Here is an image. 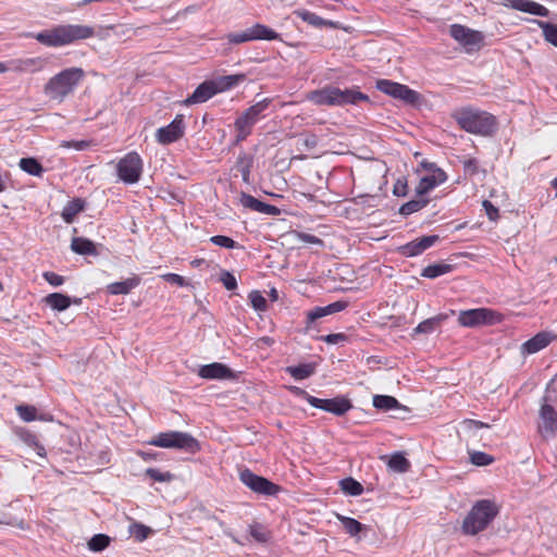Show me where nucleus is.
<instances>
[{
	"label": "nucleus",
	"mask_w": 557,
	"mask_h": 557,
	"mask_svg": "<svg viewBox=\"0 0 557 557\" xmlns=\"http://www.w3.org/2000/svg\"><path fill=\"white\" fill-rule=\"evenodd\" d=\"M94 34L95 32L91 26L66 24L33 34L32 37L44 46L58 48L71 45L77 40L90 38Z\"/></svg>",
	"instance_id": "f257e3e1"
},
{
	"label": "nucleus",
	"mask_w": 557,
	"mask_h": 557,
	"mask_svg": "<svg viewBox=\"0 0 557 557\" xmlns=\"http://www.w3.org/2000/svg\"><path fill=\"white\" fill-rule=\"evenodd\" d=\"M84 78L85 71L82 67L62 70L48 79L44 94L49 100L61 103L75 91Z\"/></svg>",
	"instance_id": "f03ea898"
},
{
	"label": "nucleus",
	"mask_w": 557,
	"mask_h": 557,
	"mask_svg": "<svg viewBox=\"0 0 557 557\" xmlns=\"http://www.w3.org/2000/svg\"><path fill=\"white\" fill-rule=\"evenodd\" d=\"M451 116L467 133L488 136L496 129V119L493 114L475 109L463 107L453 112Z\"/></svg>",
	"instance_id": "7ed1b4c3"
},
{
	"label": "nucleus",
	"mask_w": 557,
	"mask_h": 557,
	"mask_svg": "<svg viewBox=\"0 0 557 557\" xmlns=\"http://www.w3.org/2000/svg\"><path fill=\"white\" fill-rule=\"evenodd\" d=\"M499 509L493 499L476 500L462 521V533L473 536L486 530L499 513Z\"/></svg>",
	"instance_id": "20e7f679"
},
{
	"label": "nucleus",
	"mask_w": 557,
	"mask_h": 557,
	"mask_svg": "<svg viewBox=\"0 0 557 557\" xmlns=\"http://www.w3.org/2000/svg\"><path fill=\"white\" fill-rule=\"evenodd\" d=\"M149 444L162 448L182 449L191 454L200 449L199 443L195 437L178 431L160 433L150 440Z\"/></svg>",
	"instance_id": "39448f33"
},
{
	"label": "nucleus",
	"mask_w": 557,
	"mask_h": 557,
	"mask_svg": "<svg viewBox=\"0 0 557 557\" xmlns=\"http://www.w3.org/2000/svg\"><path fill=\"white\" fill-rule=\"evenodd\" d=\"M270 99L265 98L243 112L234 122L237 132L236 143L245 140L252 131L253 125L261 119L262 113L268 109Z\"/></svg>",
	"instance_id": "423d86ee"
},
{
	"label": "nucleus",
	"mask_w": 557,
	"mask_h": 557,
	"mask_svg": "<svg viewBox=\"0 0 557 557\" xmlns=\"http://www.w3.org/2000/svg\"><path fill=\"white\" fill-rule=\"evenodd\" d=\"M119 178L126 184L137 183L143 172V160L140 156L135 152L125 154L116 165Z\"/></svg>",
	"instance_id": "0eeeda50"
},
{
	"label": "nucleus",
	"mask_w": 557,
	"mask_h": 557,
	"mask_svg": "<svg viewBox=\"0 0 557 557\" xmlns=\"http://www.w3.org/2000/svg\"><path fill=\"white\" fill-rule=\"evenodd\" d=\"M298 393L302 394L306 400L314 408L322 409L326 412H331L335 416H343L349 409H351L352 405L349 399L345 397H335L331 399H322L314 396L309 395L305 391L300 388H295Z\"/></svg>",
	"instance_id": "6e6552de"
},
{
	"label": "nucleus",
	"mask_w": 557,
	"mask_h": 557,
	"mask_svg": "<svg viewBox=\"0 0 557 557\" xmlns=\"http://www.w3.org/2000/svg\"><path fill=\"white\" fill-rule=\"evenodd\" d=\"M450 36L459 42L467 52L478 50L484 39L481 32L471 29L460 24H453L449 29Z\"/></svg>",
	"instance_id": "1a4fd4ad"
},
{
	"label": "nucleus",
	"mask_w": 557,
	"mask_h": 557,
	"mask_svg": "<svg viewBox=\"0 0 557 557\" xmlns=\"http://www.w3.org/2000/svg\"><path fill=\"white\" fill-rule=\"evenodd\" d=\"M498 315L491 309L478 308L461 311L458 315V322L466 327H475L484 324H494Z\"/></svg>",
	"instance_id": "9d476101"
},
{
	"label": "nucleus",
	"mask_w": 557,
	"mask_h": 557,
	"mask_svg": "<svg viewBox=\"0 0 557 557\" xmlns=\"http://www.w3.org/2000/svg\"><path fill=\"white\" fill-rule=\"evenodd\" d=\"M239 479L248 488L255 493L262 495H275L280 491V486L272 483L268 479L257 475L249 469L240 471Z\"/></svg>",
	"instance_id": "9b49d317"
},
{
	"label": "nucleus",
	"mask_w": 557,
	"mask_h": 557,
	"mask_svg": "<svg viewBox=\"0 0 557 557\" xmlns=\"http://www.w3.org/2000/svg\"><path fill=\"white\" fill-rule=\"evenodd\" d=\"M184 116L178 114L169 125L157 129L156 139L159 144L169 145L181 139L184 136Z\"/></svg>",
	"instance_id": "f8f14e48"
},
{
	"label": "nucleus",
	"mask_w": 557,
	"mask_h": 557,
	"mask_svg": "<svg viewBox=\"0 0 557 557\" xmlns=\"http://www.w3.org/2000/svg\"><path fill=\"white\" fill-rule=\"evenodd\" d=\"M539 432L544 438L554 437L557 432V411L547 403L540 409Z\"/></svg>",
	"instance_id": "ddd939ff"
},
{
	"label": "nucleus",
	"mask_w": 557,
	"mask_h": 557,
	"mask_svg": "<svg viewBox=\"0 0 557 557\" xmlns=\"http://www.w3.org/2000/svg\"><path fill=\"white\" fill-rule=\"evenodd\" d=\"M47 59L41 57L16 59L8 62L9 71L22 73H37L45 70L47 66Z\"/></svg>",
	"instance_id": "4468645a"
},
{
	"label": "nucleus",
	"mask_w": 557,
	"mask_h": 557,
	"mask_svg": "<svg viewBox=\"0 0 557 557\" xmlns=\"http://www.w3.org/2000/svg\"><path fill=\"white\" fill-rule=\"evenodd\" d=\"M438 239L437 235L423 236L400 246L399 251L405 257H416L432 247Z\"/></svg>",
	"instance_id": "2eb2a0df"
},
{
	"label": "nucleus",
	"mask_w": 557,
	"mask_h": 557,
	"mask_svg": "<svg viewBox=\"0 0 557 557\" xmlns=\"http://www.w3.org/2000/svg\"><path fill=\"white\" fill-rule=\"evenodd\" d=\"M335 107H344L348 104L356 106L360 102H369L368 95L358 90V88L341 89L335 87Z\"/></svg>",
	"instance_id": "dca6fc26"
},
{
	"label": "nucleus",
	"mask_w": 557,
	"mask_h": 557,
	"mask_svg": "<svg viewBox=\"0 0 557 557\" xmlns=\"http://www.w3.org/2000/svg\"><path fill=\"white\" fill-rule=\"evenodd\" d=\"M198 375L207 380L234 379L233 371L227 366L220 362L202 366L198 371Z\"/></svg>",
	"instance_id": "f3484780"
},
{
	"label": "nucleus",
	"mask_w": 557,
	"mask_h": 557,
	"mask_svg": "<svg viewBox=\"0 0 557 557\" xmlns=\"http://www.w3.org/2000/svg\"><path fill=\"white\" fill-rule=\"evenodd\" d=\"M554 338L555 336L548 332H540L521 345V354L523 356L536 354L547 347Z\"/></svg>",
	"instance_id": "a211bd4d"
},
{
	"label": "nucleus",
	"mask_w": 557,
	"mask_h": 557,
	"mask_svg": "<svg viewBox=\"0 0 557 557\" xmlns=\"http://www.w3.org/2000/svg\"><path fill=\"white\" fill-rule=\"evenodd\" d=\"M447 180L446 173L442 169H433L432 173L423 176L417 188L416 191L419 196H423L428 194L430 190H432L437 185L444 183Z\"/></svg>",
	"instance_id": "6ab92c4d"
},
{
	"label": "nucleus",
	"mask_w": 557,
	"mask_h": 557,
	"mask_svg": "<svg viewBox=\"0 0 557 557\" xmlns=\"http://www.w3.org/2000/svg\"><path fill=\"white\" fill-rule=\"evenodd\" d=\"M218 91L215 90V86L213 81H206L201 83L194 92L184 100V104L191 106L197 103H202L211 99Z\"/></svg>",
	"instance_id": "aec40b11"
},
{
	"label": "nucleus",
	"mask_w": 557,
	"mask_h": 557,
	"mask_svg": "<svg viewBox=\"0 0 557 557\" xmlns=\"http://www.w3.org/2000/svg\"><path fill=\"white\" fill-rule=\"evenodd\" d=\"M483 428H490V425L481 421L465 419L460 422V434L467 444H476L481 440L479 431Z\"/></svg>",
	"instance_id": "412c9836"
},
{
	"label": "nucleus",
	"mask_w": 557,
	"mask_h": 557,
	"mask_svg": "<svg viewBox=\"0 0 557 557\" xmlns=\"http://www.w3.org/2000/svg\"><path fill=\"white\" fill-rule=\"evenodd\" d=\"M335 86H326L321 89L310 91L307 99L317 106L335 107Z\"/></svg>",
	"instance_id": "4be33fe9"
},
{
	"label": "nucleus",
	"mask_w": 557,
	"mask_h": 557,
	"mask_svg": "<svg viewBox=\"0 0 557 557\" xmlns=\"http://www.w3.org/2000/svg\"><path fill=\"white\" fill-rule=\"evenodd\" d=\"M511 8L537 16H548L549 11L544 5L531 0H511Z\"/></svg>",
	"instance_id": "5701e85b"
},
{
	"label": "nucleus",
	"mask_w": 557,
	"mask_h": 557,
	"mask_svg": "<svg viewBox=\"0 0 557 557\" xmlns=\"http://www.w3.org/2000/svg\"><path fill=\"white\" fill-rule=\"evenodd\" d=\"M448 317L449 314L447 313H440L437 315L429 318L419 323L414 327L413 334H431L435 330H437L442 325V323L448 319Z\"/></svg>",
	"instance_id": "b1692460"
},
{
	"label": "nucleus",
	"mask_w": 557,
	"mask_h": 557,
	"mask_svg": "<svg viewBox=\"0 0 557 557\" xmlns=\"http://www.w3.org/2000/svg\"><path fill=\"white\" fill-rule=\"evenodd\" d=\"M140 283L139 277L133 276L128 277L125 281L122 282H114L108 285V290L112 295H126L132 289L137 287Z\"/></svg>",
	"instance_id": "393cba45"
},
{
	"label": "nucleus",
	"mask_w": 557,
	"mask_h": 557,
	"mask_svg": "<svg viewBox=\"0 0 557 557\" xmlns=\"http://www.w3.org/2000/svg\"><path fill=\"white\" fill-rule=\"evenodd\" d=\"M252 40H276L280 39V34L267 25L257 23L249 27Z\"/></svg>",
	"instance_id": "a878e982"
},
{
	"label": "nucleus",
	"mask_w": 557,
	"mask_h": 557,
	"mask_svg": "<svg viewBox=\"0 0 557 557\" xmlns=\"http://www.w3.org/2000/svg\"><path fill=\"white\" fill-rule=\"evenodd\" d=\"M245 78H246L245 74H234V75L220 76L212 81L215 86V90L219 94V92H223V91H226V90L233 88L234 86L244 82Z\"/></svg>",
	"instance_id": "bb28decb"
},
{
	"label": "nucleus",
	"mask_w": 557,
	"mask_h": 557,
	"mask_svg": "<svg viewBox=\"0 0 557 557\" xmlns=\"http://www.w3.org/2000/svg\"><path fill=\"white\" fill-rule=\"evenodd\" d=\"M71 249L75 253L83 256H96L98 253L95 244L84 237H74L71 243Z\"/></svg>",
	"instance_id": "cd10ccee"
},
{
	"label": "nucleus",
	"mask_w": 557,
	"mask_h": 557,
	"mask_svg": "<svg viewBox=\"0 0 557 557\" xmlns=\"http://www.w3.org/2000/svg\"><path fill=\"white\" fill-rule=\"evenodd\" d=\"M373 406L376 409L384 411H388L392 409L407 410V408L401 406L395 397L388 395H375L373 397Z\"/></svg>",
	"instance_id": "c85d7f7f"
},
{
	"label": "nucleus",
	"mask_w": 557,
	"mask_h": 557,
	"mask_svg": "<svg viewBox=\"0 0 557 557\" xmlns=\"http://www.w3.org/2000/svg\"><path fill=\"white\" fill-rule=\"evenodd\" d=\"M45 300L50 308L58 311H63L71 305V298L60 293L50 294Z\"/></svg>",
	"instance_id": "c756f323"
},
{
	"label": "nucleus",
	"mask_w": 557,
	"mask_h": 557,
	"mask_svg": "<svg viewBox=\"0 0 557 557\" xmlns=\"http://www.w3.org/2000/svg\"><path fill=\"white\" fill-rule=\"evenodd\" d=\"M387 467L394 472L404 473L409 470L410 462L401 453H396L389 457Z\"/></svg>",
	"instance_id": "7c9ffc66"
},
{
	"label": "nucleus",
	"mask_w": 557,
	"mask_h": 557,
	"mask_svg": "<svg viewBox=\"0 0 557 557\" xmlns=\"http://www.w3.org/2000/svg\"><path fill=\"white\" fill-rule=\"evenodd\" d=\"M453 265L447 263H435L425 267L421 275L428 278H436L441 275L451 272Z\"/></svg>",
	"instance_id": "2f4dec72"
},
{
	"label": "nucleus",
	"mask_w": 557,
	"mask_h": 557,
	"mask_svg": "<svg viewBox=\"0 0 557 557\" xmlns=\"http://www.w3.org/2000/svg\"><path fill=\"white\" fill-rule=\"evenodd\" d=\"M18 165L22 171L33 176H41L44 173L42 165L35 158H22Z\"/></svg>",
	"instance_id": "473e14b6"
},
{
	"label": "nucleus",
	"mask_w": 557,
	"mask_h": 557,
	"mask_svg": "<svg viewBox=\"0 0 557 557\" xmlns=\"http://www.w3.org/2000/svg\"><path fill=\"white\" fill-rule=\"evenodd\" d=\"M286 372H288L295 380H305L314 373V366L311 363L292 366L286 368Z\"/></svg>",
	"instance_id": "72a5a7b5"
},
{
	"label": "nucleus",
	"mask_w": 557,
	"mask_h": 557,
	"mask_svg": "<svg viewBox=\"0 0 557 557\" xmlns=\"http://www.w3.org/2000/svg\"><path fill=\"white\" fill-rule=\"evenodd\" d=\"M84 209L81 199L70 201L62 210V218L66 223H72L77 213Z\"/></svg>",
	"instance_id": "f704fd0d"
},
{
	"label": "nucleus",
	"mask_w": 557,
	"mask_h": 557,
	"mask_svg": "<svg viewBox=\"0 0 557 557\" xmlns=\"http://www.w3.org/2000/svg\"><path fill=\"white\" fill-rule=\"evenodd\" d=\"M395 99L401 100L407 104L416 106L420 102L421 96L416 90L410 89L406 85H403Z\"/></svg>",
	"instance_id": "c9c22d12"
},
{
	"label": "nucleus",
	"mask_w": 557,
	"mask_h": 557,
	"mask_svg": "<svg viewBox=\"0 0 557 557\" xmlns=\"http://www.w3.org/2000/svg\"><path fill=\"white\" fill-rule=\"evenodd\" d=\"M534 22L542 28L545 40L557 47V25L539 20Z\"/></svg>",
	"instance_id": "e433bc0d"
},
{
	"label": "nucleus",
	"mask_w": 557,
	"mask_h": 557,
	"mask_svg": "<svg viewBox=\"0 0 557 557\" xmlns=\"http://www.w3.org/2000/svg\"><path fill=\"white\" fill-rule=\"evenodd\" d=\"M403 87V84H399V83H396V82H393V81H389V79H379L376 82V88L393 97V98H396L400 88Z\"/></svg>",
	"instance_id": "4c0bfd02"
},
{
	"label": "nucleus",
	"mask_w": 557,
	"mask_h": 557,
	"mask_svg": "<svg viewBox=\"0 0 557 557\" xmlns=\"http://www.w3.org/2000/svg\"><path fill=\"white\" fill-rule=\"evenodd\" d=\"M337 518L342 522L346 532L351 536H356L359 532L364 530V525L354 518L339 515L337 516Z\"/></svg>",
	"instance_id": "58836bf2"
},
{
	"label": "nucleus",
	"mask_w": 557,
	"mask_h": 557,
	"mask_svg": "<svg viewBox=\"0 0 557 557\" xmlns=\"http://www.w3.org/2000/svg\"><path fill=\"white\" fill-rule=\"evenodd\" d=\"M428 202L429 200L422 197L419 199L410 200L399 208V213L403 215H409L411 213L418 212L419 210L424 208L428 205Z\"/></svg>",
	"instance_id": "ea45409f"
},
{
	"label": "nucleus",
	"mask_w": 557,
	"mask_h": 557,
	"mask_svg": "<svg viewBox=\"0 0 557 557\" xmlns=\"http://www.w3.org/2000/svg\"><path fill=\"white\" fill-rule=\"evenodd\" d=\"M342 490L351 496H359L363 492L362 485L352 478H346L339 482Z\"/></svg>",
	"instance_id": "a19ab883"
},
{
	"label": "nucleus",
	"mask_w": 557,
	"mask_h": 557,
	"mask_svg": "<svg viewBox=\"0 0 557 557\" xmlns=\"http://www.w3.org/2000/svg\"><path fill=\"white\" fill-rule=\"evenodd\" d=\"M110 544V537L106 534H96L88 542V548L92 552H101Z\"/></svg>",
	"instance_id": "79ce46f5"
},
{
	"label": "nucleus",
	"mask_w": 557,
	"mask_h": 557,
	"mask_svg": "<svg viewBox=\"0 0 557 557\" xmlns=\"http://www.w3.org/2000/svg\"><path fill=\"white\" fill-rule=\"evenodd\" d=\"M240 203L243 207L251 209L256 212L262 213L263 205L264 202L260 201L259 199L255 198L251 195L243 193L240 196Z\"/></svg>",
	"instance_id": "37998d69"
},
{
	"label": "nucleus",
	"mask_w": 557,
	"mask_h": 557,
	"mask_svg": "<svg viewBox=\"0 0 557 557\" xmlns=\"http://www.w3.org/2000/svg\"><path fill=\"white\" fill-rule=\"evenodd\" d=\"M145 475L156 482H171L174 479V475L171 472H162L156 468L146 469Z\"/></svg>",
	"instance_id": "c03bdc74"
},
{
	"label": "nucleus",
	"mask_w": 557,
	"mask_h": 557,
	"mask_svg": "<svg viewBox=\"0 0 557 557\" xmlns=\"http://www.w3.org/2000/svg\"><path fill=\"white\" fill-rule=\"evenodd\" d=\"M226 39L231 45H240L244 42L252 41L249 27L242 32L227 34Z\"/></svg>",
	"instance_id": "a18cd8bd"
},
{
	"label": "nucleus",
	"mask_w": 557,
	"mask_h": 557,
	"mask_svg": "<svg viewBox=\"0 0 557 557\" xmlns=\"http://www.w3.org/2000/svg\"><path fill=\"white\" fill-rule=\"evenodd\" d=\"M290 236L295 240L301 242L304 244L323 246V240L321 238L308 233L295 231L290 234Z\"/></svg>",
	"instance_id": "49530a36"
},
{
	"label": "nucleus",
	"mask_w": 557,
	"mask_h": 557,
	"mask_svg": "<svg viewBox=\"0 0 557 557\" xmlns=\"http://www.w3.org/2000/svg\"><path fill=\"white\" fill-rule=\"evenodd\" d=\"M470 461L478 467L488 466L494 461V457L483 451L470 453Z\"/></svg>",
	"instance_id": "de8ad7c7"
},
{
	"label": "nucleus",
	"mask_w": 557,
	"mask_h": 557,
	"mask_svg": "<svg viewBox=\"0 0 557 557\" xmlns=\"http://www.w3.org/2000/svg\"><path fill=\"white\" fill-rule=\"evenodd\" d=\"M15 410H16L18 417L25 422H30L36 419L37 410L34 406L18 405V406H16Z\"/></svg>",
	"instance_id": "09e8293b"
},
{
	"label": "nucleus",
	"mask_w": 557,
	"mask_h": 557,
	"mask_svg": "<svg viewBox=\"0 0 557 557\" xmlns=\"http://www.w3.org/2000/svg\"><path fill=\"white\" fill-rule=\"evenodd\" d=\"M150 528L140 524V523H132L129 525V533L137 540V541H144L148 537L150 533Z\"/></svg>",
	"instance_id": "8fccbe9b"
},
{
	"label": "nucleus",
	"mask_w": 557,
	"mask_h": 557,
	"mask_svg": "<svg viewBox=\"0 0 557 557\" xmlns=\"http://www.w3.org/2000/svg\"><path fill=\"white\" fill-rule=\"evenodd\" d=\"M296 14L302 21H305V22H307V23H309L311 25L320 26V25L323 24V18L320 17L319 15H317L315 13L310 12V11L298 10V11H296Z\"/></svg>",
	"instance_id": "3c124183"
},
{
	"label": "nucleus",
	"mask_w": 557,
	"mask_h": 557,
	"mask_svg": "<svg viewBox=\"0 0 557 557\" xmlns=\"http://www.w3.org/2000/svg\"><path fill=\"white\" fill-rule=\"evenodd\" d=\"M249 300L253 309L264 311L267 309V300L259 290H252L249 294Z\"/></svg>",
	"instance_id": "603ef678"
},
{
	"label": "nucleus",
	"mask_w": 557,
	"mask_h": 557,
	"mask_svg": "<svg viewBox=\"0 0 557 557\" xmlns=\"http://www.w3.org/2000/svg\"><path fill=\"white\" fill-rule=\"evenodd\" d=\"M210 242L219 247L233 249L236 247V242L231 237L224 235H215L210 238Z\"/></svg>",
	"instance_id": "864d4df0"
},
{
	"label": "nucleus",
	"mask_w": 557,
	"mask_h": 557,
	"mask_svg": "<svg viewBox=\"0 0 557 557\" xmlns=\"http://www.w3.org/2000/svg\"><path fill=\"white\" fill-rule=\"evenodd\" d=\"M250 535L258 542H267L268 540V534H267V531L264 530V528L259 524V523H256V524H252L250 525Z\"/></svg>",
	"instance_id": "5fc2aeb1"
},
{
	"label": "nucleus",
	"mask_w": 557,
	"mask_h": 557,
	"mask_svg": "<svg viewBox=\"0 0 557 557\" xmlns=\"http://www.w3.org/2000/svg\"><path fill=\"white\" fill-rule=\"evenodd\" d=\"M89 146H90V143L87 140H63L60 144V147H62V148H73L78 151L85 150Z\"/></svg>",
	"instance_id": "6e6d98bb"
},
{
	"label": "nucleus",
	"mask_w": 557,
	"mask_h": 557,
	"mask_svg": "<svg viewBox=\"0 0 557 557\" xmlns=\"http://www.w3.org/2000/svg\"><path fill=\"white\" fill-rule=\"evenodd\" d=\"M463 171L466 175L473 176L479 173V163L476 159H467L463 161Z\"/></svg>",
	"instance_id": "4d7b16f0"
},
{
	"label": "nucleus",
	"mask_w": 557,
	"mask_h": 557,
	"mask_svg": "<svg viewBox=\"0 0 557 557\" xmlns=\"http://www.w3.org/2000/svg\"><path fill=\"white\" fill-rule=\"evenodd\" d=\"M221 281L227 290H233L237 286V281L235 276L230 272H223L221 275Z\"/></svg>",
	"instance_id": "13d9d810"
},
{
	"label": "nucleus",
	"mask_w": 557,
	"mask_h": 557,
	"mask_svg": "<svg viewBox=\"0 0 557 557\" xmlns=\"http://www.w3.org/2000/svg\"><path fill=\"white\" fill-rule=\"evenodd\" d=\"M482 205L488 219L496 221L499 216L498 209L488 200H484Z\"/></svg>",
	"instance_id": "bf43d9fd"
},
{
	"label": "nucleus",
	"mask_w": 557,
	"mask_h": 557,
	"mask_svg": "<svg viewBox=\"0 0 557 557\" xmlns=\"http://www.w3.org/2000/svg\"><path fill=\"white\" fill-rule=\"evenodd\" d=\"M346 307H347V302L335 301V302H332L323 308H324L325 314L329 315V314L339 312V311L344 310Z\"/></svg>",
	"instance_id": "052dcab7"
},
{
	"label": "nucleus",
	"mask_w": 557,
	"mask_h": 557,
	"mask_svg": "<svg viewBox=\"0 0 557 557\" xmlns=\"http://www.w3.org/2000/svg\"><path fill=\"white\" fill-rule=\"evenodd\" d=\"M44 278L52 286H60L63 284V276L54 273V272H45Z\"/></svg>",
	"instance_id": "680f3d73"
},
{
	"label": "nucleus",
	"mask_w": 557,
	"mask_h": 557,
	"mask_svg": "<svg viewBox=\"0 0 557 557\" xmlns=\"http://www.w3.org/2000/svg\"><path fill=\"white\" fill-rule=\"evenodd\" d=\"M323 307H315L307 313L308 323H313L315 320L325 317Z\"/></svg>",
	"instance_id": "e2e57ef3"
},
{
	"label": "nucleus",
	"mask_w": 557,
	"mask_h": 557,
	"mask_svg": "<svg viewBox=\"0 0 557 557\" xmlns=\"http://www.w3.org/2000/svg\"><path fill=\"white\" fill-rule=\"evenodd\" d=\"M322 339L327 344H338L345 342L347 336L344 333H335L323 336Z\"/></svg>",
	"instance_id": "0e129e2a"
},
{
	"label": "nucleus",
	"mask_w": 557,
	"mask_h": 557,
	"mask_svg": "<svg viewBox=\"0 0 557 557\" xmlns=\"http://www.w3.org/2000/svg\"><path fill=\"white\" fill-rule=\"evenodd\" d=\"M302 145L311 150L318 145V137L314 134H308L302 140Z\"/></svg>",
	"instance_id": "69168bd1"
},
{
	"label": "nucleus",
	"mask_w": 557,
	"mask_h": 557,
	"mask_svg": "<svg viewBox=\"0 0 557 557\" xmlns=\"http://www.w3.org/2000/svg\"><path fill=\"white\" fill-rule=\"evenodd\" d=\"M165 278L168 282L176 284L178 286H183L185 284L184 277L175 273L166 274Z\"/></svg>",
	"instance_id": "338daca9"
},
{
	"label": "nucleus",
	"mask_w": 557,
	"mask_h": 557,
	"mask_svg": "<svg viewBox=\"0 0 557 557\" xmlns=\"http://www.w3.org/2000/svg\"><path fill=\"white\" fill-rule=\"evenodd\" d=\"M406 189H407V184L398 181L394 186L393 193L396 196H405Z\"/></svg>",
	"instance_id": "774afa93"
}]
</instances>
